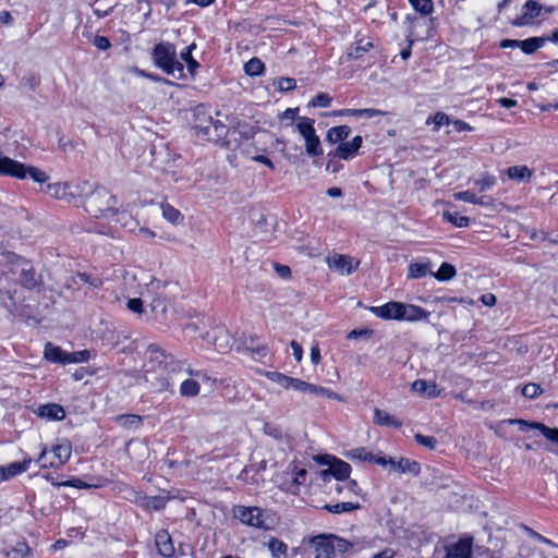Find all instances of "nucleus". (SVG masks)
Returning <instances> with one entry per match:
<instances>
[{
	"label": "nucleus",
	"instance_id": "f257e3e1",
	"mask_svg": "<svg viewBox=\"0 0 558 558\" xmlns=\"http://www.w3.org/2000/svg\"><path fill=\"white\" fill-rule=\"evenodd\" d=\"M148 363H147V377L150 376L160 380L159 387L167 389L170 386V375L183 371V363L177 360L171 353H167L156 343H150L147 347Z\"/></svg>",
	"mask_w": 558,
	"mask_h": 558
},
{
	"label": "nucleus",
	"instance_id": "f03ea898",
	"mask_svg": "<svg viewBox=\"0 0 558 558\" xmlns=\"http://www.w3.org/2000/svg\"><path fill=\"white\" fill-rule=\"evenodd\" d=\"M155 64L165 73L175 78L184 76V65L177 58L175 47L169 43H160L155 46L153 51Z\"/></svg>",
	"mask_w": 558,
	"mask_h": 558
},
{
	"label": "nucleus",
	"instance_id": "7ed1b4c3",
	"mask_svg": "<svg viewBox=\"0 0 558 558\" xmlns=\"http://www.w3.org/2000/svg\"><path fill=\"white\" fill-rule=\"evenodd\" d=\"M233 513L243 524L262 530L272 529L278 521L274 512L259 507L236 506Z\"/></svg>",
	"mask_w": 558,
	"mask_h": 558
},
{
	"label": "nucleus",
	"instance_id": "20e7f679",
	"mask_svg": "<svg viewBox=\"0 0 558 558\" xmlns=\"http://www.w3.org/2000/svg\"><path fill=\"white\" fill-rule=\"evenodd\" d=\"M116 197L105 187H96L84 198V208L94 218H100L112 214Z\"/></svg>",
	"mask_w": 558,
	"mask_h": 558
},
{
	"label": "nucleus",
	"instance_id": "39448f33",
	"mask_svg": "<svg viewBox=\"0 0 558 558\" xmlns=\"http://www.w3.org/2000/svg\"><path fill=\"white\" fill-rule=\"evenodd\" d=\"M296 129L305 140L306 154L311 157L323 155L320 140L315 133L314 120L306 117H302L299 119Z\"/></svg>",
	"mask_w": 558,
	"mask_h": 558
},
{
	"label": "nucleus",
	"instance_id": "423d86ee",
	"mask_svg": "<svg viewBox=\"0 0 558 558\" xmlns=\"http://www.w3.org/2000/svg\"><path fill=\"white\" fill-rule=\"evenodd\" d=\"M316 460L319 464L328 465V469L323 470L320 472V475L324 480H326L330 475H332L339 481L347 480L350 476L351 466L349 463L342 460H338L330 456H318Z\"/></svg>",
	"mask_w": 558,
	"mask_h": 558
},
{
	"label": "nucleus",
	"instance_id": "0eeeda50",
	"mask_svg": "<svg viewBox=\"0 0 558 558\" xmlns=\"http://www.w3.org/2000/svg\"><path fill=\"white\" fill-rule=\"evenodd\" d=\"M87 186V182H84L83 186H81L80 184L73 185L68 182H57L48 184L46 187V192L57 199H61L71 204L76 201L77 193L84 192L85 187Z\"/></svg>",
	"mask_w": 558,
	"mask_h": 558
},
{
	"label": "nucleus",
	"instance_id": "6e6552de",
	"mask_svg": "<svg viewBox=\"0 0 558 558\" xmlns=\"http://www.w3.org/2000/svg\"><path fill=\"white\" fill-rule=\"evenodd\" d=\"M214 131L216 145L227 148L228 150H235L240 146V132L236 129L228 128L221 122L214 123Z\"/></svg>",
	"mask_w": 558,
	"mask_h": 558
},
{
	"label": "nucleus",
	"instance_id": "1a4fd4ad",
	"mask_svg": "<svg viewBox=\"0 0 558 558\" xmlns=\"http://www.w3.org/2000/svg\"><path fill=\"white\" fill-rule=\"evenodd\" d=\"M508 423L511 425H518L521 432L537 429L545 438L558 445V428H550L543 423L527 422L520 418L509 420Z\"/></svg>",
	"mask_w": 558,
	"mask_h": 558
},
{
	"label": "nucleus",
	"instance_id": "9d476101",
	"mask_svg": "<svg viewBox=\"0 0 558 558\" xmlns=\"http://www.w3.org/2000/svg\"><path fill=\"white\" fill-rule=\"evenodd\" d=\"M359 264V260H354L348 255L333 254L328 257L329 267L342 276L352 274V271L357 268Z\"/></svg>",
	"mask_w": 558,
	"mask_h": 558
},
{
	"label": "nucleus",
	"instance_id": "9b49d317",
	"mask_svg": "<svg viewBox=\"0 0 558 558\" xmlns=\"http://www.w3.org/2000/svg\"><path fill=\"white\" fill-rule=\"evenodd\" d=\"M369 311L379 318L401 320V302L391 301L381 306H372Z\"/></svg>",
	"mask_w": 558,
	"mask_h": 558
},
{
	"label": "nucleus",
	"instance_id": "f8f14e48",
	"mask_svg": "<svg viewBox=\"0 0 558 558\" xmlns=\"http://www.w3.org/2000/svg\"><path fill=\"white\" fill-rule=\"evenodd\" d=\"M385 462L386 466H390L391 470L400 473H409L413 476H417L421 472L420 463L407 458H401L399 461H395L391 458H385Z\"/></svg>",
	"mask_w": 558,
	"mask_h": 558
},
{
	"label": "nucleus",
	"instance_id": "ddd939ff",
	"mask_svg": "<svg viewBox=\"0 0 558 558\" xmlns=\"http://www.w3.org/2000/svg\"><path fill=\"white\" fill-rule=\"evenodd\" d=\"M345 457L350 460L368 461L386 466L385 457L373 454L364 447L353 448L347 451Z\"/></svg>",
	"mask_w": 558,
	"mask_h": 558
},
{
	"label": "nucleus",
	"instance_id": "4468645a",
	"mask_svg": "<svg viewBox=\"0 0 558 558\" xmlns=\"http://www.w3.org/2000/svg\"><path fill=\"white\" fill-rule=\"evenodd\" d=\"M524 13L512 21L513 26H523L529 24L533 19L541 14L542 7L535 0H529L525 2Z\"/></svg>",
	"mask_w": 558,
	"mask_h": 558
},
{
	"label": "nucleus",
	"instance_id": "2eb2a0df",
	"mask_svg": "<svg viewBox=\"0 0 558 558\" xmlns=\"http://www.w3.org/2000/svg\"><path fill=\"white\" fill-rule=\"evenodd\" d=\"M214 344L220 353L228 352L232 347V336L225 326H217L214 329Z\"/></svg>",
	"mask_w": 558,
	"mask_h": 558
},
{
	"label": "nucleus",
	"instance_id": "dca6fc26",
	"mask_svg": "<svg viewBox=\"0 0 558 558\" xmlns=\"http://www.w3.org/2000/svg\"><path fill=\"white\" fill-rule=\"evenodd\" d=\"M429 313L423 307L401 302V320L420 322L427 320Z\"/></svg>",
	"mask_w": 558,
	"mask_h": 558
},
{
	"label": "nucleus",
	"instance_id": "f3484780",
	"mask_svg": "<svg viewBox=\"0 0 558 558\" xmlns=\"http://www.w3.org/2000/svg\"><path fill=\"white\" fill-rule=\"evenodd\" d=\"M32 463L31 458H25L22 462H12L5 466H0V482L8 481L11 477L26 472Z\"/></svg>",
	"mask_w": 558,
	"mask_h": 558
},
{
	"label": "nucleus",
	"instance_id": "a211bd4d",
	"mask_svg": "<svg viewBox=\"0 0 558 558\" xmlns=\"http://www.w3.org/2000/svg\"><path fill=\"white\" fill-rule=\"evenodd\" d=\"M446 558H472V539H460L448 546Z\"/></svg>",
	"mask_w": 558,
	"mask_h": 558
},
{
	"label": "nucleus",
	"instance_id": "6ab92c4d",
	"mask_svg": "<svg viewBox=\"0 0 558 558\" xmlns=\"http://www.w3.org/2000/svg\"><path fill=\"white\" fill-rule=\"evenodd\" d=\"M155 544L158 553L166 558H170L174 555V546L170 534L161 530L155 536Z\"/></svg>",
	"mask_w": 558,
	"mask_h": 558
},
{
	"label": "nucleus",
	"instance_id": "aec40b11",
	"mask_svg": "<svg viewBox=\"0 0 558 558\" xmlns=\"http://www.w3.org/2000/svg\"><path fill=\"white\" fill-rule=\"evenodd\" d=\"M412 390L428 398H436L440 395V389L435 381H426L424 379H416L412 384Z\"/></svg>",
	"mask_w": 558,
	"mask_h": 558
},
{
	"label": "nucleus",
	"instance_id": "412c9836",
	"mask_svg": "<svg viewBox=\"0 0 558 558\" xmlns=\"http://www.w3.org/2000/svg\"><path fill=\"white\" fill-rule=\"evenodd\" d=\"M136 501L147 510H160L166 507L168 497L165 496H141L134 492Z\"/></svg>",
	"mask_w": 558,
	"mask_h": 558
},
{
	"label": "nucleus",
	"instance_id": "4be33fe9",
	"mask_svg": "<svg viewBox=\"0 0 558 558\" xmlns=\"http://www.w3.org/2000/svg\"><path fill=\"white\" fill-rule=\"evenodd\" d=\"M44 356L52 363L68 364V352L63 351L60 347L53 345L51 342L45 344Z\"/></svg>",
	"mask_w": 558,
	"mask_h": 558
},
{
	"label": "nucleus",
	"instance_id": "5701e85b",
	"mask_svg": "<svg viewBox=\"0 0 558 558\" xmlns=\"http://www.w3.org/2000/svg\"><path fill=\"white\" fill-rule=\"evenodd\" d=\"M169 301L166 295V290L156 299L150 300L148 303V307L150 308V313L154 316V319L160 320L165 318Z\"/></svg>",
	"mask_w": 558,
	"mask_h": 558
},
{
	"label": "nucleus",
	"instance_id": "b1692460",
	"mask_svg": "<svg viewBox=\"0 0 558 558\" xmlns=\"http://www.w3.org/2000/svg\"><path fill=\"white\" fill-rule=\"evenodd\" d=\"M166 290V283H162L160 280H151L149 283L145 286V288L141 291L142 300L144 303L148 305L150 300L156 299Z\"/></svg>",
	"mask_w": 558,
	"mask_h": 558
},
{
	"label": "nucleus",
	"instance_id": "393cba45",
	"mask_svg": "<svg viewBox=\"0 0 558 558\" xmlns=\"http://www.w3.org/2000/svg\"><path fill=\"white\" fill-rule=\"evenodd\" d=\"M315 545V558H335L332 545H328L326 535H318L312 539Z\"/></svg>",
	"mask_w": 558,
	"mask_h": 558
},
{
	"label": "nucleus",
	"instance_id": "a878e982",
	"mask_svg": "<svg viewBox=\"0 0 558 558\" xmlns=\"http://www.w3.org/2000/svg\"><path fill=\"white\" fill-rule=\"evenodd\" d=\"M38 415L50 421H60L64 418L65 412L61 405L49 403L38 409Z\"/></svg>",
	"mask_w": 558,
	"mask_h": 558
},
{
	"label": "nucleus",
	"instance_id": "bb28decb",
	"mask_svg": "<svg viewBox=\"0 0 558 558\" xmlns=\"http://www.w3.org/2000/svg\"><path fill=\"white\" fill-rule=\"evenodd\" d=\"M374 423L380 426L395 428H400L402 426V422L400 420L379 409L374 410Z\"/></svg>",
	"mask_w": 558,
	"mask_h": 558
},
{
	"label": "nucleus",
	"instance_id": "cd10ccee",
	"mask_svg": "<svg viewBox=\"0 0 558 558\" xmlns=\"http://www.w3.org/2000/svg\"><path fill=\"white\" fill-rule=\"evenodd\" d=\"M112 220L117 223H120L123 228H125L129 231H134L137 227V221H135L132 216L123 210V211H116L113 210L111 214Z\"/></svg>",
	"mask_w": 558,
	"mask_h": 558
},
{
	"label": "nucleus",
	"instance_id": "c85d7f7f",
	"mask_svg": "<svg viewBox=\"0 0 558 558\" xmlns=\"http://www.w3.org/2000/svg\"><path fill=\"white\" fill-rule=\"evenodd\" d=\"M548 40V37H531L524 40H520V49L526 53H534L537 49L544 46Z\"/></svg>",
	"mask_w": 558,
	"mask_h": 558
},
{
	"label": "nucleus",
	"instance_id": "c756f323",
	"mask_svg": "<svg viewBox=\"0 0 558 558\" xmlns=\"http://www.w3.org/2000/svg\"><path fill=\"white\" fill-rule=\"evenodd\" d=\"M350 133L351 129L348 125L333 126L328 130L326 140L331 144H336L345 140Z\"/></svg>",
	"mask_w": 558,
	"mask_h": 558
},
{
	"label": "nucleus",
	"instance_id": "7c9ffc66",
	"mask_svg": "<svg viewBox=\"0 0 558 558\" xmlns=\"http://www.w3.org/2000/svg\"><path fill=\"white\" fill-rule=\"evenodd\" d=\"M374 47L373 43L369 40L360 39L354 47L350 48L347 58L348 59H360L367 51H369Z\"/></svg>",
	"mask_w": 558,
	"mask_h": 558
},
{
	"label": "nucleus",
	"instance_id": "2f4dec72",
	"mask_svg": "<svg viewBox=\"0 0 558 558\" xmlns=\"http://www.w3.org/2000/svg\"><path fill=\"white\" fill-rule=\"evenodd\" d=\"M267 547L274 558H288V546L282 541L271 537L267 543Z\"/></svg>",
	"mask_w": 558,
	"mask_h": 558
},
{
	"label": "nucleus",
	"instance_id": "473e14b6",
	"mask_svg": "<svg viewBox=\"0 0 558 558\" xmlns=\"http://www.w3.org/2000/svg\"><path fill=\"white\" fill-rule=\"evenodd\" d=\"M116 421L123 428L136 429L141 426L143 418L136 414H124L117 416Z\"/></svg>",
	"mask_w": 558,
	"mask_h": 558
},
{
	"label": "nucleus",
	"instance_id": "72a5a7b5",
	"mask_svg": "<svg viewBox=\"0 0 558 558\" xmlns=\"http://www.w3.org/2000/svg\"><path fill=\"white\" fill-rule=\"evenodd\" d=\"M507 175L511 180L523 181L532 177V171L527 166H512L507 169Z\"/></svg>",
	"mask_w": 558,
	"mask_h": 558
},
{
	"label": "nucleus",
	"instance_id": "f704fd0d",
	"mask_svg": "<svg viewBox=\"0 0 558 558\" xmlns=\"http://www.w3.org/2000/svg\"><path fill=\"white\" fill-rule=\"evenodd\" d=\"M160 207L162 211V217L167 221L173 225H178L183 220V215L177 208L172 207L170 204L161 203Z\"/></svg>",
	"mask_w": 558,
	"mask_h": 558
},
{
	"label": "nucleus",
	"instance_id": "c9c22d12",
	"mask_svg": "<svg viewBox=\"0 0 558 558\" xmlns=\"http://www.w3.org/2000/svg\"><path fill=\"white\" fill-rule=\"evenodd\" d=\"M52 452L59 464L62 465L70 460L72 448L70 444H60L53 447Z\"/></svg>",
	"mask_w": 558,
	"mask_h": 558
},
{
	"label": "nucleus",
	"instance_id": "e433bc0d",
	"mask_svg": "<svg viewBox=\"0 0 558 558\" xmlns=\"http://www.w3.org/2000/svg\"><path fill=\"white\" fill-rule=\"evenodd\" d=\"M432 275L439 281H448L454 278L457 270L453 265L449 263H442L437 272Z\"/></svg>",
	"mask_w": 558,
	"mask_h": 558
},
{
	"label": "nucleus",
	"instance_id": "4c0bfd02",
	"mask_svg": "<svg viewBox=\"0 0 558 558\" xmlns=\"http://www.w3.org/2000/svg\"><path fill=\"white\" fill-rule=\"evenodd\" d=\"M444 218L447 221L451 222L453 226L459 227V228L468 227L469 223H470V218L469 217L461 216L457 211L446 210V211H444Z\"/></svg>",
	"mask_w": 558,
	"mask_h": 558
},
{
	"label": "nucleus",
	"instance_id": "58836bf2",
	"mask_svg": "<svg viewBox=\"0 0 558 558\" xmlns=\"http://www.w3.org/2000/svg\"><path fill=\"white\" fill-rule=\"evenodd\" d=\"M326 537L328 538V545H332L333 554L336 551L347 553L352 547V544L347 539L340 538L335 535H328Z\"/></svg>",
	"mask_w": 558,
	"mask_h": 558
},
{
	"label": "nucleus",
	"instance_id": "ea45409f",
	"mask_svg": "<svg viewBox=\"0 0 558 558\" xmlns=\"http://www.w3.org/2000/svg\"><path fill=\"white\" fill-rule=\"evenodd\" d=\"M265 65L264 63L256 57L250 59L244 64V71L250 76L260 75L264 72Z\"/></svg>",
	"mask_w": 558,
	"mask_h": 558
},
{
	"label": "nucleus",
	"instance_id": "a19ab883",
	"mask_svg": "<svg viewBox=\"0 0 558 558\" xmlns=\"http://www.w3.org/2000/svg\"><path fill=\"white\" fill-rule=\"evenodd\" d=\"M324 508L331 513H342V512H350V511L356 510L360 508V505L351 502V501H347V502H338L335 505H326Z\"/></svg>",
	"mask_w": 558,
	"mask_h": 558
},
{
	"label": "nucleus",
	"instance_id": "79ce46f5",
	"mask_svg": "<svg viewBox=\"0 0 558 558\" xmlns=\"http://www.w3.org/2000/svg\"><path fill=\"white\" fill-rule=\"evenodd\" d=\"M428 265L427 264H422V263H411L409 265V272H408V278L409 279H418V278H423L427 275L428 272Z\"/></svg>",
	"mask_w": 558,
	"mask_h": 558
},
{
	"label": "nucleus",
	"instance_id": "37998d69",
	"mask_svg": "<svg viewBox=\"0 0 558 558\" xmlns=\"http://www.w3.org/2000/svg\"><path fill=\"white\" fill-rule=\"evenodd\" d=\"M20 280L27 289H33L38 284L35 270L33 268L23 269L20 276Z\"/></svg>",
	"mask_w": 558,
	"mask_h": 558
},
{
	"label": "nucleus",
	"instance_id": "c03bdc74",
	"mask_svg": "<svg viewBox=\"0 0 558 558\" xmlns=\"http://www.w3.org/2000/svg\"><path fill=\"white\" fill-rule=\"evenodd\" d=\"M180 392L185 397H194L199 392V385L194 379H185L181 384Z\"/></svg>",
	"mask_w": 558,
	"mask_h": 558
},
{
	"label": "nucleus",
	"instance_id": "a18cd8bd",
	"mask_svg": "<svg viewBox=\"0 0 558 558\" xmlns=\"http://www.w3.org/2000/svg\"><path fill=\"white\" fill-rule=\"evenodd\" d=\"M496 177L485 172L482 178L475 180V185L478 187L480 192H485L493 187L496 184Z\"/></svg>",
	"mask_w": 558,
	"mask_h": 558
},
{
	"label": "nucleus",
	"instance_id": "49530a36",
	"mask_svg": "<svg viewBox=\"0 0 558 558\" xmlns=\"http://www.w3.org/2000/svg\"><path fill=\"white\" fill-rule=\"evenodd\" d=\"M90 359V351L81 350L76 352H68V364H77L87 362Z\"/></svg>",
	"mask_w": 558,
	"mask_h": 558
},
{
	"label": "nucleus",
	"instance_id": "de8ad7c7",
	"mask_svg": "<svg viewBox=\"0 0 558 558\" xmlns=\"http://www.w3.org/2000/svg\"><path fill=\"white\" fill-rule=\"evenodd\" d=\"M413 8L424 14L427 15L433 11V1L432 0H409Z\"/></svg>",
	"mask_w": 558,
	"mask_h": 558
},
{
	"label": "nucleus",
	"instance_id": "09e8293b",
	"mask_svg": "<svg viewBox=\"0 0 558 558\" xmlns=\"http://www.w3.org/2000/svg\"><path fill=\"white\" fill-rule=\"evenodd\" d=\"M266 376L271 381L277 383L278 385H280L281 387H283L286 389H289V384H290L291 377H289L282 373H278V372H268L266 374Z\"/></svg>",
	"mask_w": 558,
	"mask_h": 558
},
{
	"label": "nucleus",
	"instance_id": "8fccbe9b",
	"mask_svg": "<svg viewBox=\"0 0 558 558\" xmlns=\"http://www.w3.org/2000/svg\"><path fill=\"white\" fill-rule=\"evenodd\" d=\"M356 153L353 147L350 146L349 142L341 143L336 149V156L340 159H349Z\"/></svg>",
	"mask_w": 558,
	"mask_h": 558
},
{
	"label": "nucleus",
	"instance_id": "3c124183",
	"mask_svg": "<svg viewBox=\"0 0 558 558\" xmlns=\"http://www.w3.org/2000/svg\"><path fill=\"white\" fill-rule=\"evenodd\" d=\"M543 392L538 384L530 383L522 388V395L526 398L534 399Z\"/></svg>",
	"mask_w": 558,
	"mask_h": 558
},
{
	"label": "nucleus",
	"instance_id": "603ef678",
	"mask_svg": "<svg viewBox=\"0 0 558 558\" xmlns=\"http://www.w3.org/2000/svg\"><path fill=\"white\" fill-rule=\"evenodd\" d=\"M415 441L430 450H434L437 446V439L433 436H424L422 434H415Z\"/></svg>",
	"mask_w": 558,
	"mask_h": 558
},
{
	"label": "nucleus",
	"instance_id": "864d4df0",
	"mask_svg": "<svg viewBox=\"0 0 558 558\" xmlns=\"http://www.w3.org/2000/svg\"><path fill=\"white\" fill-rule=\"evenodd\" d=\"M432 120L435 124V130H439L440 126L450 123L449 117L444 112H437L433 118H428L426 123L429 124Z\"/></svg>",
	"mask_w": 558,
	"mask_h": 558
},
{
	"label": "nucleus",
	"instance_id": "5fc2aeb1",
	"mask_svg": "<svg viewBox=\"0 0 558 558\" xmlns=\"http://www.w3.org/2000/svg\"><path fill=\"white\" fill-rule=\"evenodd\" d=\"M331 102V97L328 94L320 93L316 95L310 102L312 107H328Z\"/></svg>",
	"mask_w": 558,
	"mask_h": 558
},
{
	"label": "nucleus",
	"instance_id": "6e6d98bb",
	"mask_svg": "<svg viewBox=\"0 0 558 558\" xmlns=\"http://www.w3.org/2000/svg\"><path fill=\"white\" fill-rule=\"evenodd\" d=\"M126 307L136 314L144 313V301L141 298L130 299L126 303Z\"/></svg>",
	"mask_w": 558,
	"mask_h": 558
},
{
	"label": "nucleus",
	"instance_id": "4d7b16f0",
	"mask_svg": "<svg viewBox=\"0 0 558 558\" xmlns=\"http://www.w3.org/2000/svg\"><path fill=\"white\" fill-rule=\"evenodd\" d=\"M296 86V81L291 77H281L277 82V87L281 92H288L294 89Z\"/></svg>",
	"mask_w": 558,
	"mask_h": 558
},
{
	"label": "nucleus",
	"instance_id": "13d9d810",
	"mask_svg": "<svg viewBox=\"0 0 558 558\" xmlns=\"http://www.w3.org/2000/svg\"><path fill=\"white\" fill-rule=\"evenodd\" d=\"M456 201H463L466 203L477 202L476 195L471 191H462L453 194Z\"/></svg>",
	"mask_w": 558,
	"mask_h": 558
},
{
	"label": "nucleus",
	"instance_id": "bf43d9fd",
	"mask_svg": "<svg viewBox=\"0 0 558 558\" xmlns=\"http://www.w3.org/2000/svg\"><path fill=\"white\" fill-rule=\"evenodd\" d=\"M39 83H40L39 77H37L33 74L24 76L22 78L23 86L27 87L29 90H35L37 88V86L39 85Z\"/></svg>",
	"mask_w": 558,
	"mask_h": 558
},
{
	"label": "nucleus",
	"instance_id": "052dcab7",
	"mask_svg": "<svg viewBox=\"0 0 558 558\" xmlns=\"http://www.w3.org/2000/svg\"><path fill=\"white\" fill-rule=\"evenodd\" d=\"M385 114H386V112L378 110V109H372V108L357 109V117H365V118L369 119V118L385 116Z\"/></svg>",
	"mask_w": 558,
	"mask_h": 558
},
{
	"label": "nucleus",
	"instance_id": "680f3d73",
	"mask_svg": "<svg viewBox=\"0 0 558 558\" xmlns=\"http://www.w3.org/2000/svg\"><path fill=\"white\" fill-rule=\"evenodd\" d=\"M289 388H292V389H294L296 391L306 392V390L308 388V383H306L304 380H301L299 378L291 377V380H290V384H289Z\"/></svg>",
	"mask_w": 558,
	"mask_h": 558
},
{
	"label": "nucleus",
	"instance_id": "e2e57ef3",
	"mask_svg": "<svg viewBox=\"0 0 558 558\" xmlns=\"http://www.w3.org/2000/svg\"><path fill=\"white\" fill-rule=\"evenodd\" d=\"M94 45L100 50H107L111 46L109 39L105 36H96Z\"/></svg>",
	"mask_w": 558,
	"mask_h": 558
},
{
	"label": "nucleus",
	"instance_id": "0e129e2a",
	"mask_svg": "<svg viewBox=\"0 0 558 558\" xmlns=\"http://www.w3.org/2000/svg\"><path fill=\"white\" fill-rule=\"evenodd\" d=\"M62 486H70V487H75V488H89L92 487V485H88L86 484L85 482L78 480V478H74V480H70V481H64L62 482Z\"/></svg>",
	"mask_w": 558,
	"mask_h": 558
},
{
	"label": "nucleus",
	"instance_id": "69168bd1",
	"mask_svg": "<svg viewBox=\"0 0 558 558\" xmlns=\"http://www.w3.org/2000/svg\"><path fill=\"white\" fill-rule=\"evenodd\" d=\"M275 270L278 274V276L281 278L287 279V278H290V276H291V269L289 266L275 264Z\"/></svg>",
	"mask_w": 558,
	"mask_h": 558
},
{
	"label": "nucleus",
	"instance_id": "338daca9",
	"mask_svg": "<svg viewBox=\"0 0 558 558\" xmlns=\"http://www.w3.org/2000/svg\"><path fill=\"white\" fill-rule=\"evenodd\" d=\"M290 345H291V348H292V350H293V355H294L295 360H296L298 362H300V361L302 360V357H303V350H302V347H301V345H300V343H299V342H296L295 340H292V341L290 342Z\"/></svg>",
	"mask_w": 558,
	"mask_h": 558
},
{
	"label": "nucleus",
	"instance_id": "774afa93",
	"mask_svg": "<svg viewBox=\"0 0 558 558\" xmlns=\"http://www.w3.org/2000/svg\"><path fill=\"white\" fill-rule=\"evenodd\" d=\"M59 148L63 151H68L69 149H73L74 145L73 142L65 137L59 138Z\"/></svg>",
	"mask_w": 558,
	"mask_h": 558
}]
</instances>
